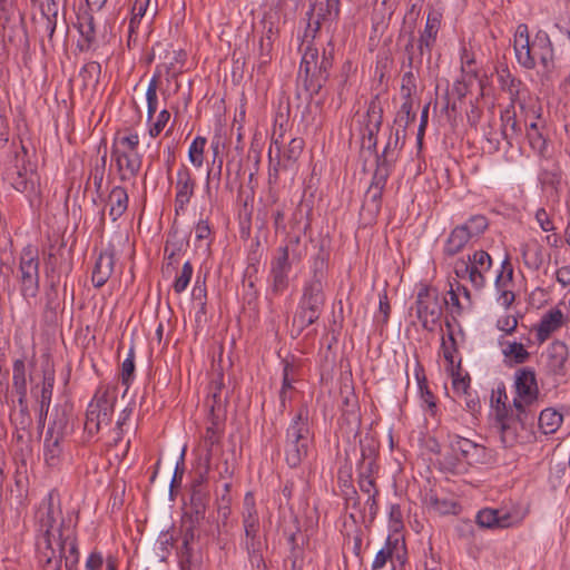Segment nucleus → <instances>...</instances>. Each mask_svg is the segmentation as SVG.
<instances>
[{"label": "nucleus", "instance_id": "obj_1", "mask_svg": "<svg viewBox=\"0 0 570 570\" xmlns=\"http://www.w3.org/2000/svg\"><path fill=\"white\" fill-rule=\"evenodd\" d=\"M58 493L51 490L47 497L41 501L36 514L37 519V550L39 561L43 570H60V560L56 558V550L53 544L58 538V529L55 528L57 517L61 515L59 502L55 503Z\"/></svg>", "mask_w": 570, "mask_h": 570}, {"label": "nucleus", "instance_id": "obj_2", "mask_svg": "<svg viewBox=\"0 0 570 570\" xmlns=\"http://www.w3.org/2000/svg\"><path fill=\"white\" fill-rule=\"evenodd\" d=\"M325 279L326 262L323 257L317 256L313 263L312 278L304 284L303 294L293 320V325L297 326V334H301L320 318L325 304Z\"/></svg>", "mask_w": 570, "mask_h": 570}, {"label": "nucleus", "instance_id": "obj_3", "mask_svg": "<svg viewBox=\"0 0 570 570\" xmlns=\"http://www.w3.org/2000/svg\"><path fill=\"white\" fill-rule=\"evenodd\" d=\"M313 438L308 409L302 405L285 431L283 451L285 462L291 469L298 468L307 458Z\"/></svg>", "mask_w": 570, "mask_h": 570}, {"label": "nucleus", "instance_id": "obj_4", "mask_svg": "<svg viewBox=\"0 0 570 570\" xmlns=\"http://www.w3.org/2000/svg\"><path fill=\"white\" fill-rule=\"evenodd\" d=\"M36 154H30L24 145L14 151L13 158L4 170V178L19 193L36 194L39 186L37 164L32 161Z\"/></svg>", "mask_w": 570, "mask_h": 570}, {"label": "nucleus", "instance_id": "obj_5", "mask_svg": "<svg viewBox=\"0 0 570 570\" xmlns=\"http://www.w3.org/2000/svg\"><path fill=\"white\" fill-rule=\"evenodd\" d=\"M118 391L115 386H99L89 402L83 424L88 436L98 434L102 425H110L112 421Z\"/></svg>", "mask_w": 570, "mask_h": 570}, {"label": "nucleus", "instance_id": "obj_6", "mask_svg": "<svg viewBox=\"0 0 570 570\" xmlns=\"http://www.w3.org/2000/svg\"><path fill=\"white\" fill-rule=\"evenodd\" d=\"M448 439L452 456L446 458L445 462L451 472L456 471L460 462H465L469 465L488 464L491 462V453L484 445L458 434H449Z\"/></svg>", "mask_w": 570, "mask_h": 570}, {"label": "nucleus", "instance_id": "obj_7", "mask_svg": "<svg viewBox=\"0 0 570 570\" xmlns=\"http://www.w3.org/2000/svg\"><path fill=\"white\" fill-rule=\"evenodd\" d=\"M39 252L32 245L22 248L19 257L18 282L20 292L24 298H35L39 292Z\"/></svg>", "mask_w": 570, "mask_h": 570}, {"label": "nucleus", "instance_id": "obj_8", "mask_svg": "<svg viewBox=\"0 0 570 570\" xmlns=\"http://www.w3.org/2000/svg\"><path fill=\"white\" fill-rule=\"evenodd\" d=\"M383 112L380 95H375L367 104L366 111L360 119L358 130L362 138V147L366 148L371 154H376L377 135L383 124Z\"/></svg>", "mask_w": 570, "mask_h": 570}, {"label": "nucleus", "instance_id": "obj_9", "mask_svg": "<svg viewBox=\"0 0 570 570\" xmlns=\"http://www.w3.org/2000/svg\"><path fill=\"white\" fill-rule=\"evenodd\" d=\"M415 309L422 327L428 332H433L443 311L438 291L428 286L421 287L416 295Z\"/></svg>", "mask_w": 570, "mask_h": 570}, {"label": "nucleus", "instance_id": "obj_10", "mask_svg": "<svg viewBox=\"0 0 570 570\" xmlns=\"http://www.w3.org/2000/svg\"><path fill=\"white\" fill-rule=\"evenodd\" d=\"M514 387L517 396L513 399V406L518 412V419L523 422L522 415L527 412L525 406L534 403L539 395L534 370L531 367L519 368L514 375Z\"/></svg>", "mask_w": 570, "mask_h": 570}, {"label": "nucleus", "instance_id": "obj_11", "mask_svg": "<svg viewBox=\"0 0 570 570\" xmlns=\"http://www.w3.org/2000/svg\"><path fill=\"white\" fill-rule=\"evenodd\" d=\"M107 0H86L88 10L80 11L77 14L76 27L80 33V39L77 41V48L81 52L90 51L96 43V24L91 13L94 10H101Z\"/></svg>", "mask_w": 570, "mask_h": 570}, {"label": "nucleus", "instance_id": "obj_12", "mask_svg": "<svg viewBox=\"0 0 570 570\" xmlns=\"http://www.w3.org/2000/svg\"><path fill=\"white\" fill-rule=\"evenodd\" d=\"M58 538L53 544L56 550V558L62 563L65 558L66 570H73L79 562V550L77 546V539L73 529L66 525L65 519L61 518L59 523Z\"/></svg>", "mask_w": 570, "mask_h": 570}, {"label": "nucleus", "instance_id": "obj_13", "mask_svg": "<svg viewBox=\"0 0 570 570\" xmlns=\"http://www.w3.org/2000/svg\"><path fill=\"white\" fill-rule=\"evenodd\" d=\"M405 541L399 534H390L386 538L385 544L380 549L372 562V570H380L385 567L387 561L393 566L399 564L400 570H403L407 561Z\"/></svg>", "mask_w": 570, "mask_h": 570}, {"label": "nucleus", "instance_id": "obj_14", "mask_svg": "<svg viewBox=\"0 0 570 570\" xmlns=\"http://www.w3.org/2000/svg\"><path fill=\"white\" fill-rule=\"evenodd\" d=\"M291 269L292 262L287 259L286 248H277L276 255L271 261L268 276L269 292L273 296H279L288 288Z\"/></svg>", "mask_w": 570, "mask_h": 570}, {"label": "nucleus", "instance_id": "obj_15", "mask_svg": "<svg viewBox=\"0 0 570 570\" xmlns=\"http://www.w3.org/2000/svg\"><path fill=\"white\" fill-rule=\"evenodd\" d=\"M529 413L522 415L523 422L518 419V413L514 415L510 406H503L498 410L495 417V426L500 432V440L504 448L513 446L518 441V428L520 423L522 426L527 423Z\"/></svg>", "mask_w": 570, "mask_h": 570}, {"label": "nucleus", "instance_id": "obj_16", "mask_svg": "<svg viewBox=\"0 0 570 570\" xmlns=\"http://www.w3.org/2000/svg\"><path fill=\"white\" fill-rule=\"evenodd\" d=\"M225 415L215 413V407L212 406V411L208 412L205 433L203 435V446L205 449L204 461L212 463L215 455L216 448L220 444V440L225 431Z\"/></svg>", "mask_w": 570, "mask_h": 570}, {"label": "nucleus", "instance_id": "obj_17", "mask_svg": "<svg viewBox=\"0 0 570 570\" xmlns=\"http://www.w3.org/2000/svg\"><path fill=\"white\" fill-rule=\"evenodd\" d=\"M529 53L533 57L535 63L537 60H539L544 72L550 73L554 70V47L550 36L546 31L539 30L535 33L533 40L529 45Z\"/></svg>", "mask_w": 570, "mask_h": 570}, {"label": "nucleus", "instance_id": "obj_18", "mask_svg": "<svg viewBox=\"0 0 570 570\" xmlns=\"http://www.w3.org/2000/svg\"><path fill=\"white\" fill-rule=\"evenodd\" d=\"M111 159L115 160L119 179L127 181L136 178L142 164V156L138 151H127L114 145Z\"/></svg>", "mask_w": 570, "mask_h": 570}, {"label": "nucleus", "instance_id": "obj_19", "mask_svg": "<svg viewBox=\"0 0 570 570\" xmlns=\"http://www.w3.org/2000/svg\"><path fill=\"white\" fill-rule=\"evenodd\" d=\"M175 188V213L176 215H179L186 210V207L190 203L196 189V179L194 178L190 169L184 164L180 165L177 170Z\"/></svg>", "mask_w": 570, "mask_h": 570}, {"label": "nucleus", "instance_id": "obj_20", "mask_svg": "<svg viewBox=\"0 0 570 570\" xmlns=\"http://www.w3.org/2000/svg\"><path fill=\"white\" fill-rule=\"evenodd\" d=\"M282 135L278 138L273 139V144L269 148V157L272 158L273 146L276 149L278 163L277 165L283 169L292 168L303 153L305 142L303 138H292L286 148H283L281 141Z\"/></svg>", "mask_w": 570, "mask_h": 570}, {"label": "nucleus", "instance_id": "obj_21", "mask_svg": "<svg viewBox=\"0 0 570 570\" xmlns=\"http://www.w3.org/2000/svg\"><path fill=\"white\" fill-rule=\"evenodd\" d=\"M403 38L406 39L404 43L405 60L403 61V67L419 70L423 62L424 55L428 53L426 47L420 42L419 39H415L413 28H411L409 31L402 30L400 32L399 40Z\"/></svg>", "mask_w": 570, "mask_h": 570}, {"label": "nucleus", "instance_id": "obj_22", "mask_svg": "<svg viewBox=\"0 0 570 570\" xmlns=\"http://www.w3.org/2000/svg\"><path fill=\"white\" fill-rule=\"evenodd\" d=\"M243 525L245 530L246 541L245 546L255 547V543H261L258 538L259 519L255 508V503L249 493L246 494L244 501Z\"/></svg>", "mask_w": 570, "mask_h": 570}, {"label": "nucleus", "instance_id": "obj_23", "mask_svg": "<svg viewBox=\"0 0 570 570\" xmlns=\"http://www.w3.org/2000/svg\"><path fill=\"white\" fill-rule=\"evenodd\" d=\"M530 43L528 26L520 23L514 35V52L518 63L528 70L535 68L534 59L529 53Z\"/></svg>", "mask_w": 570, "mask_h": 570}, {"label": "nucleus", "instance_id": "obj_24", "mask_svg": "<svg viewBox=\"0 0 570 570\" xmlns=\"http://www.w3.org/2000/svg\"><path fill=\"white\" fill-rule=\"evenodd\" d=\"M115 267V255L112 252H101L95 263L91 282L96 288L102 287L110 278Z\"/></svg>", "mask_w": 570, "mask_h": 570}, {"label": "nucleus", "instance_id": "obj_25", "mask_svg": "<svg viewBox=\"0 0 570 570\" xmlns=\"http://www.w3.org/2000/svg\"><path fill=\"white\" fill-rule=\"evenodd\" d=\"M287 541L289 544L287 560L291 562V570H303L305 559L304 546L308 542V539L297 528L296 531L288 534Z\"/></svg>", "mask_w": 570, "mask_h": 570}, {"label": "nucleus", "instance_id": "obj_26", "mask_svg": "<svg viewBox=\"0 0 570 570\" xmlns=\"http://www.w3.org/2000/svg\"><path fill=\"white\" fill-rule=\"evenodd\" d=\"M548 368L554 375L566 374V362L569 356L568 346L561 341H554L547 351Z\"/></svg>", "mask_w": 570, "mask_h": 570}, {"label": "nucleus", "instance_id": "obj_27", "mask_svg": "<svg viewBox=\"0 0 570 570\" xmlns=\"http://www.w3.org/2000/svg\"><path fill=\"white\" fill-rule=\"evenodd\" d=\"M562 321L563 314L560 309L553 308L547 312L535 326L538 342H546L553 332L561 327Z\"/></svg>", "mask_w": 570, "mask_h": 570}, {"label": "nucleus", "instance_id": "obj_28", "mask_svg": "<svg viewBox=\"0 0 570 570\" xmlns=\"http://www.w3.org/2000/svg\"><path fill=\"white\" fill-rule=\"evenodd\" d=\"M476 523L487 529H504L512 525L511 515L497 509H483L476 514Z\"/></svg>", "mask_w": 570, "mask_h": 570}, {"label": "nucleus", "instance_id": "obj_29", "mask_svg": "<svg viewBox=\"0 0 570 570\" xmlns=\"http://www.w3.org/2000/svg\"><path fill=\"white\" fill-rule=\"evenodd\" d=\"M470 239L471 234H469L468 228L464 225L454 227L444 243V255L451 257L459 254Z\"/></svg>", "mask_w": 570, "mask_h": 570}, {"label": "nucleus", "instance_id": "obj_30", "mask_svg": "<svg viewBox=\"0 0 570 570\" xmlns=\"http://www.w3.org/2000/svg\"><path fill=\"white\" fill-rule=\"evenodd\" d=\"M65 440L58 436L46 435L43 441L45 462L50 468L58 466L63 456Z\"/></svg>", "mask_w": 570, "mask_h": 570}, {"label": "nucleus", "instance_id": "obj_31", "mask_svg": "<svg viewBox=\"0 0 570 570\" xmlns=\"http://www.w3.org/2000/svg\"><path fill=\"white\" fill-rule=\"evenodd\" d=\"M209 502L208 490H193L190 491L189 510L183 517L194 519V522H202L205 519V513Z\"/></svg>", "mask_w": 570, "mask_h": 570}, {"label": "nucleus", "instance_id": "obj_32", "mask_svg": "<svg viewBox=\"0 0 570 570\" xmlns=\"http://www.w3.org/2000/svg\"><path fill=\"white\" fill-rule=\"evenodd\" d=\"M129 197L121 186H115L108 195L109 216L114 222L120 218L127 210Z\"/></svg>", "mask_w": 570, "mask_h": 570}, {"label": "nucleus", "instance_id": "obj_33", "mask_svg": "<svg viewBox=\"0 0 570 570\" xmlns=\"http://www.w3.org/2000/svg\"><path fill=\"white\" fill-rule=\"evenodd\" d=\"M42 384L38 393L39 385L37 384L31 389V393L37 399V402L41 407L51 403L53 386H55V370L52 367H46L42 371Z\"/></svg>", "mask_w": 570, "mask_h": 570}, {"label": "nucleus", "instance_id": "obj_34", "mask_svg": "<svg viewBox=\"0 0 570 570\" xmlns=\"http://www.w3.org/2000/svg\"><path fill=\"white\" fill-rule=\"evenodd\" d=\"M383 191V189L368 186L364 196L361 216H367L370 222L377 217L382 208Z\"/></svg>", "mask_w": 570, "mask_h": 570}, {"label": "nucleus", "instance_id": "obj_35", "mask_svg": "<svg viewBox=\"0 0 570 570\" xmlns=\"http://www.w3.org/2000/svg\"><path fill=\"white\" fill-rule=\"evenodd\" d=\"M72 432L70 414L66 409L56 410L52 422L49 424L46 435L66 439Z\"/></svg>", "mask_w": 570, "mask_h": 570}, {"label": "nucleus", "instance_id": "obj_36", "mask_svg": "<svg viewBox=\"0 0 570 570\" xmlns=\"http://www.w3.org/2000/svg\"><path fill=\"white\" fill-rule=\"evenodd\" d=\"M45 309L43 317L49 322H55L57 320V311L60 306L59 303V294H58V281L51 276V281L49 287L45 293Z\"/></svg>", "mask_w": 570, "mask_h": 570}, {"label": "nucleus", "instance_id": "obj_37", "mask_svg": "<svg viewBox=\"0 0 570 570\" xmlns=\"http://www.w3.org/2000/svg\"><path fill=\"white\" fill-rule=\"evenodd\" d=\"M424 503L429 509L440 514L455 513V509L458 507V504L452 500L439 498L432 490L425 493Z\"/></svg>", "mask_w": 570, "mask_h": 570}, {"label": "nucleus", "instance_id": "obj_38", "mask_svg": "<svg viewBox=\"0 0 570 570\" xmlns=\"http://www.w3.org/2000/svg\"><path fill=\"white\" fill-rule=\"evenodd\" d=\"M19 411L16 414H11V421L14 423L17 430L28 432L32 425V417L30 415L27 394L18 395Z\"/></svg>", "mask_w": 570, "mask_h": 570}, {"label": "nucleus", "instance_id": "obj_39", "mask_svg": "<svg viewBox=\"0 0 570 570\" xmlns=\"http://www.w3.org/2000/svg\"><path fill=\"white\" fill-rule=\"evenodd\" d=\"M440 29V20L433 16L429 14L424 30L420 33L419 40L426 47V52L429 59L431 58V50L436 41V36Z\"/></svg>", "mask_w": 570, "mask_h": 570}, {"label": "nucleus", "instance_id": "obj_40", "mask_svg": "<svg viewBox=\"0 0 570 570\" xmlns=\"http://www.w3.org/2000/svg\"><path fill=\"white\" fill-rule=\"evenodd\" d=\"M501 121L503 139L509 140L513 135H519L521 132V127L519 126L515 117L514 102H511L510 106L501 112Z\"/></svg>", "mask_w": 570, "mask_h": 570}, {"label": "nucleus", "instance_id": "obj_41", "mask_svg": "<svg viewBox=\"0 0 570 570\" xmlns=\"http://www.w3.org/2000/svg\"><path fill=\"white\" fill-rule=\"evenodd\" d=\"M539 428L544 434L554 433L562 424V414L553 409H546L539 415Z\"/></svg>", "mask_w": 570, "mask_h": 570}, {"label": "nucleus", "instance_id": "obj_42", "mask_svg": "<svg viewBox=\"0 0 570 570\" xmlns=\"http://www.w3.org/2000/svg\"><path fill=\"white\" fill-rule=\"evenodd\" d=\"M12 389L17 395L27 394V367L22 358L12 364Z\"/></svg>", "mask_w": 570, "mask_h": 570}, {"label": "nucleus", "instance_id": "obj_43", "mask_svg": "<svg viewBox=\"0 0 570 570\" xmlns=\"http://www.w3.org/2000/svg\"><path fill=\"white\" fill-rule=\"evenodd\" d=\"M301 78L303 79V86L305 91L308 94L309 99L318 95L327 82V80H320L321 70L317 65L315 66V69L311 68L308 73H303Z\"/></svg>", "mask_w": 570, "mask_h": 570}, {"label": "nucleus", "instance_id": "obj_44", "mask_svg": "<svg viewBox=\"0 0 570 570\" xmlns=\"http://www.w3.org/2000/svg\"><path fill=\"white\" fill-rule=\"evenodd\" d=\"M498 81L500 88L503 91L509 92L511 102H514L519 96V86L521 81L514 78L508 68H503L498 71Z\"/></svg>", "mask_w": 570, "mask_h": 570}, {"label": "nucleus", "instance_id": "obj_45", "mask_svg": "<svg viewBox=\"0 0 570 570\" xmlns=\"http://www.w3.org/2000/svg\"><path fill=\"white\" fill-rule=\"evenodd\" d=\"M222 375H219V380H213L210 383V395L206 401V405L209 407V412L212 411V406H214L216 414L225 415V406L222 400Z\"/></svg>", "mask_w": 570, "mask_h": 570}, {"label": "nucleus", "instance_id": "obj_46", "mask_svg": "<svg viewBox=\"0 0 570 570\" xmlns=\"http://www.w3.org/2000/svg\"><path fill=\"white\" fill-rule=\"evenodd\" d=\"M376 168L374 170V174L372 176V180L370 186L374 188L385 189L387 179L392 173L393 165L385 164L380 160H375Z\"/></svg>", "mask_w": 570, "mask_h": 570}, {"label": "nucleus", "instance_id": "obj_47", "mask_svg": "<svg viewBox=\"0 0 570 570\" xmlns=\"http://www.w3.org/2000/svg\"><path fill=\"white\" fill-rule=\"evenodd\" d=\"M107 153L105 151V154L100 158L96 159L95 165L92 166L89 175V180L92 179L96 193L99 196H101V187L105 177Z\"/></svg>", "mask_w": 570, "mask_h": 570}, {"label": "nucleus", "instance_id": "obj_48", "mask_svg": "<svg viewBox=\"0 0 570 570\" xmlns=\"http://www.w3.org/2000/svg\"><path fill=\"white\" fill-rule=\"evenodd\" d=\"M135 370V350L134 347H130L127 357L121 363L120 371V380L122 385L126 386V391L128 390L130 383L134 381Z\"/></svg>", "mask_w": 570, "mask_h": 570}, {"label": "nucleus", "instance_id": "obj_49", "mask_svg": "<svg viewBox=\"0 0 570 570\" xmlns=\"http://www.w3.org/2000/svg\"><path fill=\"white\" fill-rule=\"evenodd\" d=\"M412 99H405L396 114L395 122L402 128L403 137H405L407 126L415 120V114L412 111Z\"/></svg>", "mask_w": 570, "mask_h": 570}, {"label": "nucleus", "instance_id": "obj_50", "mask_svg": "<svg viewBox=\"0 0 570 570\" xmlns=\"http://www.w3.org/2000/svg\"><path fill=\"white\" fill-rule=\"evenodd\" d=\"M101 66L97 61L87 62L80 70L79 77L82 79L83 86L96 85L99 81Z\"/></svg>", "mask_w": 570, "mask_h": 570}, {"label": "nucleus", "instance_id": "obj_51", "mask_svg": "<svg viewBox=\"0 0 570 570\" xmlns=\"http://www.w3.org/2000/svg\"><path fill=\"white\" fill-rule=\"evenodd\" d=\"M206 141L205 137L197 136L189 146V161L197 168L203 166Z\"/></svg>", "mask_w": 570, "mask_h": 570}, {"label": "nucleus", "instance_id": "obj_52", "mask_svg": "<svg viewBox=\"0 0 570 570\" xmlns=\"http://www.w3.org/2000/svg\"><path fill=\"white\" fill-rule=\"evenodd\" d=\"M57 19L53 17H45L40 16L39 18H33V22L36 23V29L42 36H47L48 41L52 43L53 35L57 28Z\"/></svg>", "mask_w": 570, "mask_h": 570}, {"label": "nucleus", "instance_id": "obj_53", "mask_svg": "<svg viewBox=\"0 0 570 570\" xmlns=\"http://www.w3.org/2000/svg\"><path fill=\"white\" fill-rule=\"evenodd\" d=\"M214 470L218 473L219 479L230 480L235 472V461L233 454L230 456L222 453L220 458L214 465Z\"/></svg>", "mask_w": 570, "mask_h": 570}, {"label": "nucleus", "instance_id": "obj_54", "mask_svg": "<svg viewBox=\"0 0 570 570\" xmlns=\"http://www.w3.org/2000/svg\"><path fill=\"white\" fill-rule=\"evenodd\" d=\"M420 373H423V367L420 365V363H417L415 375L417 379L421 397L424 401V403L428 404L429 409L433 411L436 407L434 395L428 387L426 377L424 376V374L420 375Z\"/></svg>", "mask_w": 570, "mask_h": 570}, {"label": "nucleus", "instance_id": "obj_55", "mask_svg": "<svg viewBox=\"0 0 570 570\" xmlns=\"http://www.w3.org/2000/svg\"><path fill=\"white\" fill-rule=\"evenodd\" d=\"M318 50L314 47L307 46L299 65L298 77H302L303 73H308L311 68L315 69V66L318 63Z\"/></svg>", "mask_w": 570, "mask_h": 570}, {"label": "nucleus", "instance_id": "obj_56", "mask_svg": "<svg viewBox=\"0 0 570 570\" xmlns=\"http://www.w3.org/2000/svg\"><path fill=\"white\" fill-rule=\"evenodd\" d=\"M503 354L505 357L512 358L515 364H522L530 357V353L524 348L523 344L518 342L510 343L503 350Z\"/></svg>", "mask_w": 570, "mask_h": 570}, {"label": "nucleus", "instance_id": "obj_57", "mask_svg": "<svg viewBox=\"0 0 570 570\" xmlns=\"http://www.w3.org/2000/svg\"><path fill=\"white\" fill-rule=\"evenodd\" d=\"M157 88H158V76H154L148 85L146 99H147V115L148 118L151 119L155 112L157 111L158 98H157Z\"/></svg>", "mask_w": 570, "mask_h": 570}, {"label": "nucleus", "instance_id": "obj_58", "mask_svg": "<svg viewBox=\"0 0 570 570\" xmlns=\"http://www.w3.org/2000/svg\"><path fill=\"white\" fill-rule=\"evenodd\" d=\"M446 327L449 328V343L442 338L441 348L443 351V356L448 363L451 365L454 364L453 354L458 352L456 341L452 331V325L449 321L445 322Z\"/></svg>", "mask_w": 570, "mask_h": 570}, {"label": "nucleus", "instance_id": "obj_59", "mask_svg": "<svg viewBox=\"0 0 570 570\" xmlns=\"http://www.w3.org/2000/svg\"><path fill=\"white\" fill-rule=\"evenodd\" d=\"M463 225L468 228V232L471 234L472 238L483 234L489 226V222L488 218L483 215H473Z\"/></svg>", "mask_w": 570, "mask_h": 570}, {"label": "nucleus", "instance_id": "obj_60", "mask_svg": "<svg viewBox=\"0 0 570 570\" xmlns=\"http://www.w3.org/2000/svg\"><path fill=\"white\" fill-rule=\"evenodd\" d=\"M193 271L194 269L191 263L187 261L183 265L180 274L176 277L173 284V288L177 294L183 293L187 288L193 276Z\"/></svg>", "mask_w": 570, "mask_h": 570}, {"label": "nucleus", "instance_id": "obj_61", "mask_svg": "<svg viewBox=\"0 0 570 570\" xmlns=\"http://www.w3.org/2000/svg\"><path fill=\"white\" fill-rule=\"evenodd\" d=\"M179 567L180 570L196 569L202 567V562L191 548H180Z\"/></svg>", "mask_w": 570, "mask_h": 570}, {"label": "nucleus", "instance_id": "obj_62", "mask_svg": "<svg viewBox=\"0 0 570 570\" xmlns=\"http://www.w3.org/2000/svg\"><path fill=\"white\" fill-rule=\"evenodd\" d=\"M188 246V240L178 238V232L174 230L168 234L165 244V254L170 253L171 256H177Z\"/></svg>", "mask_w": 570, "mask_h": 570}, {"label": "nucleus", "instance_id": "obj_63", "mask_svg": "<svg viewBox=\"0 0 570 570\" xmlns=\"http://www.w3.org/2000/svg\"><path fill=\"white\" fill-rule=\"evenodd\" d=\"M150 1L151 0H135L131 8V13H135V16L138 18L149 16L153 20L158 12V6L156 2L155 6L150 8Z\"/></svg>", "mask_w": 570, "mask_h": 570}, {"label": "nucleus", "instance_id": "obj_64", "mask_svg": "<svg viewBox=\"0 0 570 570\" xmlns=\"http://www.w3.org/2000/svg\"><path fill=\"white\" fill-rule=\"evenodd\" d=\"M200 522H194V519L183 517L181 527L184 528L181 548H191L190 544L195 540V530L199 527Z\"/></svg>", "mask_w": 570, "mask_h": 570}]
</instances>
